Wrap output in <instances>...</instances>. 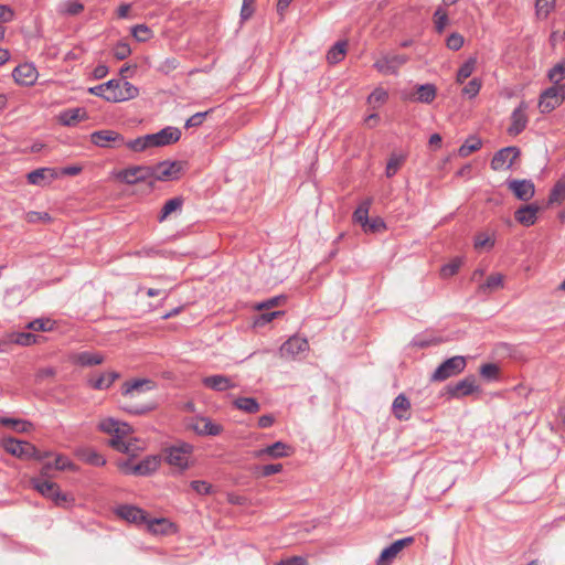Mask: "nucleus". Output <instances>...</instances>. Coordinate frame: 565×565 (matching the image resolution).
Returning <instances> with one entry per match:
<instances>
[{
    "mask_svg": "<svg viewBox=\"0 0 565 565\" xmlns=\"http://www.w3.org/2000/svg\"><path fill=\"white\" fill-rule=\"evenodd\" d=\"M98 428L106 434L113 435L108 441L110 447L120 452L130 451V443L124 440V437L132 431L130 425L109 417L100 420Z\"/></svg>",
    "mask_w": 565,
    "mask_h": 565,
    "instance_id": "f257e3e1",
    "label": "nucleus"
},
{
    "mask_svg": "<svg viewBox=\"0 0 565 565\" xmlns=\"http://www.w3.org/2000/svg\"><path fill=\"white\" fill-rule=\"evenodd\" d=\"M1 445L7 452L20 459H35L41 461L51 456V452H41L29 441L18 440L14 438H3Z\"/></svg>",
    "mask_w": 565,
    "mask_h": 565,
    "instance_id": "f03ea898",
    "label": "nucleus"
},
{
    "mask_svg": "<svg viewBox=\"0 0 565 565\" xmlns=\"http://www.w3.org/2000/svg\"><path fill=\"white\" fill-rule=\"evenodd\" d=\"M31 483L38 492L52 500L58 507H66L71 501L68 495L62 492L58 484L55 482L43 478H33Z\"/></svg>",
    "mask_w": 565,
    "mask_h": 565,
    "instance_id": "7ed1b4c3",
    "label": "nucleus"
},
{
    "mask_svg": "<svg viewBox=\"0 0 565 565\" xmlns=\"http://www.w3.org/2000/svg\"><path fill=\"white\" fill-rule=\"evenodd\" d=\"M467 365L466 358L456 355L444 361L431 374L430 381L443 382L460 374Z\"/></svg>",
    "mask_w": 565,
    "mask_h": 565,
    "instance_id": "20e7f679",
    "label": "nucleus"
},
{
    "mask_svg": "<svg viewBox=\"0 0 565 565\" xmlns=\"http://www.w3.org/2000/svg\"><path fill=\"white\" fill-rule=\"evenodd\" d=\"M111 88L108 89L106 100L110 103H120L132 99L138 96L139 89L131 83L121 79H110Z\"/></svg>",
    "mask_w": 565,
    "mask_h": 565,
    "instance_id": "39448f33",
    "label": "nucleus"
},
{
    "mask_svg": "<svg viewBox=\"0 0 565 565\" xmlns=\"http://www.w3.org/2000/svg\"><path fill=\"white\" fill-rule=\"evenodd\" d=\"M90 142L99 148L119 149L124 147L126 139L118 131L103 129L90 134Z\"/></svg>",
    "mask_w": 565,
    "mask_h": 565,
    "instance_id": "423d86ee",
    "label": "nucleus"
},
{
    "mask_svg": "<svg viewBox=\"0 0 565 565\" xmlns=\"http://www.w3.org/2000/svg\"><path fill=\"white\" fill-rule=\"evenodd\" d=\"M117 178L126 184L132 185L139 182H149L152 185L151 166H132L121 170Z\"/></svg>",
    "mask_w": 565,
    "mask_h": 565,
    "instance_id": "0eeeda50",
    "label": "nucleus"
},
{
    "mask_svg": "<svg viewBox=\"0 0 565 565\" xmlns=\"http://www.w3.org/2000/svg\"><path fill=\"white\" fill-rule=\"evenodd\" d=\"M160 466V458L157 456H148L139 463H131L129 460L119 465L120 469L127 475L148 476L154 472Z\"/></svg>",
    "mask_w": 565,
    "mask_h": 565,
    "instance_id": "6e6552de",
    "label": "nucleus"
},
{
    "mask_svg": "<svg viewBox=\"0 0 565 565\" xmlns=\"http://www.w3.org/2000/svg\"><path fill=\"white\" fill-rule=\"evenodd\" d=\"M565 99L564 86H552L545 89L539 100L541 113L547 114L559 106Z\"/></svg>",
    "mask_w": 565,
    "mask_h": 565,
    "instance_id": "1a4fd4ad",
    "label": "nucleus"
},
{
    "mask_svg": "<svg viewBox=\"0 0 565 565\" xmlns=\"http://www.w3.org/2000/svg\"><path fill=\"white\" fill-rule=\"evenodd\" d=\"M182 164L179 161H162L151 166L152 182L177 180L180 175Z\"/></svg>",
    "mask_w": 565,
    "mask_h": 565,
    "instance_id": "9d476101",
    "label": "nucleus"
},
{
    "mask_svg": "<svg viewBox=\"0 0 565 565\" xmlns=\"http://www.w3.org/2000/svg\"><path fill=\"white\" fill-rule=\"evenodd\" d=\"M520 149L514 146L505 147L497 151L491 159L490 167L494 171L509 169L520 157Z\"/></svg>",
    "mask_w": 565,
    "mask_h": 565,
    "instance_id": "9b49d317",
    "label": "nucleus"
},
{
    "mask_svg": "<svg viewBox=\"0 0 565 565\" xmlns=\"http://www.w3.org/2000/svg\"><path fill=\"white\" fill-rule=\"evenodd\" d=\"M193 447L190 444H182L180 446L170 447L167 450L166 459L169 465L184 470L189 466V457Z\"/></svg>",
    "mask_w": 565,
    "mask_h": 565,
    "instance_id": "f8f14e48",
    "label": "nucleus"
},
{
    "mask_svg": "<svg viewBox=\"0 0 565 565\" xmlns=\"http://www.w3.org/2000/svg\"><path fill=\"white\" fill-rule=\"evenodd\" d=\"M407 61L408 56L405 54H387L379 58L373 66L384 75L396 74L398 68Z\"/></svg>",
    "mask_w": 565,
    "mask_h": 565,
    "instance_id": "ddd939ff",
    "label": "nucleus"
},
{
    "mask_svg": "<svg viewBox=\"0 0 565 565\" xmlns=\"http://www.w3.org/2000/svg\"><path fill=\"white\" fill-rule=\"evenodd\" d=\"M479 390L475 375H469L455 384H449L446 387V392L449 397L460 398L463 396L471 395Z\"/></svg>",
    "mask_w": 565,
    "mask_h": 565,
    "instance_id": "4468645a",
    "label": "nucleus"
},
{
    "mask_svg": "<svg viewBox=\"0 0 565 565\" xmlns=\"http://www.w3.org/2000/svg\"><path fill=\"white\" fill-rule=\"evenodd\" d=\"M150 147H164L175 143L181 138V130L177 127H166L156 134H149Z\"/></svg>",
    "mask_w": 565,
    "mask_h": 565,
    "instance_id": "2eb2a0df",
    "label": "nucleus"
},
{
    "mask_svg": "<svg viewBox=\"0 0 565 565\" xmlns=\"http://www.w3.org/2000/svg\"><path fill=\"white\" fill-rule=\"evenodd\" d=\"M526 110L527 104L525 102H521L519 106L512 111L511 124L507 130L510 136L515 137L526 128L529 122Z\"/></svg>",
    "mask_w": 565,
    "mask_h": 565,
    "instance_id": "dca6fc26",
    "label": "nucleus"
},
{
    "mask_svg": "<svg viewBox=\"0 0 565 565\" xmlns=\"http://www.w3.org/2000/svg\"><path fill=\"white\" fill-rule=\"evenodd\" d=\"M509 190L521 201H530L535 194V186L527 179H512L507 182Z\"/></svg>",
    "mask_w": 565,
    "mask_h": 565,
    "instance_id": "f3484780",
    "label": "nucleus"
},
{
    "mask_svg": "<svg viewBox=\"0 0 565 565\" xmlns=\"http://www.w3.org/2000/svg\"><path fill=\"white\" fill-rule=\"evenodd\" d=\"M38 75V71L32 63L20 64L12 72L14 81L23 86H32L36 82Z\"/></svg>",
    "mask_w": 565,
    "mask_h": 565,
    "instance_id": "a211bd4d",
    "label": "nucleus"
},
{
    "mask_svg": "<svg viewBox=\"0 0 565 565\" xmlns=\"http://www.w3.org/2000/svg\"><path fill=\"white\" fill-rule=\"evenodd\" d=\"M413 537H404L395 541L390 546L384 548L377 558L376 565H390L391 562L397 556V554L406 546L412 544Z\"/></svg>",
    "mask_w": 565,
    "mask_h": 565,
    "instance_id": "6ab92c4d",
    "label": "nucleus"
},
{
    "mask_svg": "<svg viewBox=\"0 0 565 565\" xmlns=\"http://www.w3.org/2000/svg\"><path fill=\"white\" fill-rule=\"evenodd\" d=\"M115 512L116 515H118L122 520H126L129 523L145 524V522L147 521V513L142 509L135 505H119Z\"/></svg>",
    "mask_w": 565,
    "mask_h": 565,
    "instance_id": "aec40b11",
    "label": "nucleus"
},
{
    "mask_svg": "<svg viewBox=\"0 0 565 565\" xmlns=\"http://www.w3.org/2000/svg\"><path fill=\"white\" fill-rule=\"evenodd\" d=\"M192 429L200 436H218L223 431V426L202 416L195 418Z\"/></svg>",
    "mask_w": 565,
    "mask_h": 565,
    "instance_id": "412c9836",
    "label": "nucleus"
},
{
    "mask_svg": "<svg viewBox=\"0 0 565 565\" xmlns=\"http://www.w3.org/2000/svg\"><path fill=\"white\" fill-rule=\"evenodd\" d=\"M153 387L152 382L147 379H137L134 381H127L121 386V394L128 398H135L146 391H150Z\"/></svg>",
    "mask_w": 565,
    "mask_h": 565,
    "instance_id": "4be33fe9",
    "label": "nucleus"
},
{
    "mask_svg": "<svg viewBox=\"0 0 565 565\" xmlns=\"http://www.w3.org/2000/svg\"><path fill=\"white\" fill-rule=\"evenodd\" d=\"M57 178V172L52 168H39L26 174V180L32 185L45 186Z\"/></svg>",
    "mask_w": 565,
    "mask_h": 565,
    "instance_id": "5701e85b",
    "label": "nucleus"
},
{
    "mask_svg": "<svg viewBox=\"0 0 565 565\" xmlns=\"http://www.w3.org/2000/svg\"><path fill=\"white\" fill-rule=\"evenodd\" d=\"M202 384L206 388L213 390L215 392H225L236 387V384L233 382V380L223 374L205 376L202 379Z\"/></svg>",
    "mask_w": 565,
    "mask_h": 565,
    "instance_id": "b1692460",
    "label": "nucleus"
},
{
    "mask_svg": "<svg viewBox=\"0 0 565 565\" xmlns=\"http://www.w3.org/2000/svg\"><path fill=\"white\" fill-rule=\"evenodd\" d=\"M88 118L87 111L83 107L68 108L60 113L58 122L66 127H74L78 122Z\"/></svg>",
    "mask_w": 565,
    "mask_h": 565,
    "instance_id": "393cba45",
    "label": "nucleus"
},
{
    "mask_svg": "<svg viewBox=\"0 0 565 565\" xmlns=\"http://www.w3.org/2000/svg\"><path fill=\"white\" fill-rule=\"evenodd\" d=\"M145 525L150 533L156 535H167L175 531L174 524L166 518L150 519L147 516Z\"/></svg>",
    "mask_w": 565,
    "mask_h": 565,
    "instance_id": "a878e982",
    "label": "nucleus"
},
{
    "mask_svg": "<svg viewBox=\"0 0 565 565\" xmlns=\"http://www.w3.org/2000/svg\"><path fill=\"white\" fill-rule=\"evenodd\" d=\"M539 211L540 207L536 204H527L518 209L514 217L523 226H531L535 224Z\"/></svg>",
    "mask_w": 565,
    "mask_h": 565,
    "instance_id": "bb28decb",
    "label": "nucleus"
},
{
    "mask_svg": "<svg viewBox=\"0 0 565 565\" xmlns=\"http://www.w3.org/2000/svg\"><path fill=\"white\" fill-rule=\"evenodd\" d=\"M309 349L308 341L305 338L291 337L280 348L282 355L296 356Z\"/></svg>",
    "mask_w": 565,
    "mask_h": 565,
    "instance_id": "cd10ccee",
    "label": "nucleus"
},
{
    "mask_svg": "<svg viewBox=\"0 0 565 565\" xmlns=\"http://www.w3.org/2000/svg\"><path fill=\"white\" fill-rule=\"evenodd\" d=\"M76 456L84 462L95 466V467H102L106 463V459L103 455L97 452L93 448L83 447L78 448L76 450Z\"/></svg>",
    "mask_w": 565,
    "mask_h": 565,
    "instance_id": "c85d7f7f",
    "label": "nucleus"
},
{
    "mask_svg": "<svg viewBox=\"0 0 565 565\" xmlns=\"http://www.w3.org/2000/svg\"><path fill=\"white\" fill-rule=\"evenodd\" d=\"M409 408H411V403L404 394H399L395 397L393 405H392V411H393L394 416L397 419H399V420L408 419L409 416L407 413H408Z\"/></svg>",
    "mask_w": 565,
    "mask_h": 565,
    "instance_id": "c756f323",
    "label": "nucleus"
},
{
    "mask_svg": "<svg viewBox=\"0 0 565 565\" xmlns=\"http://www.w3.org/2000/svg\"><path fill=\"white\" fill-rule=\"evenodd\" d=\"M503 280L504 277L502 274H492L479 286L478 290L480 294L488 295L494 290L501 289L503 287Z\"/></svg>",
    "mask_w": 565,
    "mask_h": 565,
    "instance_id": "7c9ffc66",
    "label": "nucleus"
},
{
    "mask_svg": "<svg viewBox=\"0 0 565 565\" xmlns=\"http://www.w3.org/2000/svg\"><path fill=\"white\" fill-rule=\"evenodd\" d=\"M290 447L282 441H276L273 445L259 450L258 455H267L271 458H282L289 456Z\"/></svg>",
    "mask_w": 565,
    "mask_h": 565,
    "instance_id": "2f4dec72",
    "label": "nucleus"
},
{
    "mask_svg": "<svg viewBox=\"0 0 565 565\" xmlns=\"http://www.w3.org/2000/svg\"><path fill=\"white\" fill-rule=\"evenodd\" d=\"M104 358L102 354L93 352H79L74 356V362L81 366H93L103 363Z\"/></svg>",
    "mask_w": 565,
    "mask_h": 565,
    "instance_id": "473e14b6",
    "label": "nucleus"
},
{
    "mask_svg": "<svg viewBox=\"0 0 565 565\" xmlns=\"http://www.w3.org/2000/svg\"><path fill=\"white\" fill-rule=\"evenodd\" d=\"M119 377L117 372H108L100 374L96 379L89 380V384L95 390H107Z\"/></svg>",
    "mask_w": 565,
    "mask_h": 565,
    "instance_id": "72a5a7b5",
    "label": "nucleus"
},
{
    "mask_svg": "<svg viewBox=\"0 0 565 565\" xmlns=\"http://www.w3.org/2000/svg\"><path fill=\"white\" fill-rule=\"evenodd\" d=\"M53 467L56 470H76V466L66 456L63 455H56ZM51 468V463H45L41 470L42 476H46Z\"/></svg>",
    "mask_w": 565,
    "mask_h": 565,
    "instance_id": "f704fd0d",
    "label": "nucleus"
},
{
    "mask_svg": "<svg viewBox=\"0 0 565 565\" xmlns=\"http://www.w3.org/2000/svg\"><path fill=\"white\" fill-rule=\"evenodd\" d=\"M233 405L247 414H255L260 409V404L254 397H238L234 399Z\"/></svg>",
    "mask_w": 565,
    "mask_h": 565,
    "instance_id": "c9c22d12",
    "label": "nucleus"
},
{
    "mask_svg": "<svg viewBox=\"0 0 565 565\" xmlns=\"http://www.w3.org/2000/svg\"><path fill=\"white\" fill-rule=\"evenodd\" d=\"M372 205V199L366 198L363 200L353 213V221L360 224L362 227L365 226L369 220V211Z\"/></svg>",
    "mask_w": 565,
    "mask_h": 565,
    "instance_id": "e433bc0d",
    "label": "nucleus"
},
{
    "mask_svg": "<svg viewBox=\"0 0 565 565\" xmlns=\"http://www.w3.org/2000/svg\"><path fill=\"white\" fill-rule=\"evenodd\" d=\"M348 43L345 41L337 42L327 53V61L330 64H337L341 62L347 53Z\"/></svg>",
    "mask_w": 565,
    "mask_h": 565,
    "instance_id": "4c0bfd02",
    "label": "nucleus"
},
{
    "mask_svg": "<svg viewBox=\"0 0 565 565\" xmlns=\"http://www.w3.org/2000/svg\"><path fill=\"white\" fill-rule=\"evenodd\" d=\"M182 205L183 199L180 196L168 200L161 209L159 222H163L171 213L181 210Z\"/></svg>",
    "mask_w": 565,
    "mask_h": 565,
    "instance_id": "58836bf2",
    "label": "nucleus"
},
{
    "mask_svg": "<svg viewBox=\"0 0 565 565\" xmlns=\"http://www.w3.org/2000/svg\"><path fill=\"white\" fill-rule=\"evenodd\" d=\"M436 97V87L433 84H424L417 87V100L429 104Z\"/></svg>",
    "mask_w": 565,
    "mask_h": 565,
    "instance_id": "ea45409f",
    "label": "nucleus"
},
{
    "mask_svg": "<svg viewBox=\"0 0 565 565\" xmlns=\"http://www.w3.org/2000/svg\"><path fill=\"white\" fill-rule=\"evenodd\" d=\"M477 65V58L475 56L469 57L457 72V82L463 83L468 77L471 76Z\"/></svg>",
    "mask_w": 565,
    "mask_h": 565,
    "instance_id": "a19ab883",
    "label": "nucleus"
},
{
    "mask_svg": "<svg viewBox=\"0 0 565 565\" xmlns=\"http://www.w3.org/2000/svg\"><path fill=\"white\" fill-rule=\"evenodd\" d=\"M481 146L482 142L479 138L470 137L459 147L458 154L462 158L468 157L472 152L479 150Z\"/></svg>",
    "mask_w": 565,
    "mask_h": 565,
    "instance_id": "79ce46f5",
    "label": "nucleus"
},
{
    "mask_svg": "<svg viewBox=\"0 0 565 565\" xmlns=\"http://www.w3.org/2000/svg\"><path fill=\"white\" fill-rule=\"evenodd\" d=\"M388 98V93L382 87L375 88L367 97V103L373 109L381 107Z\"/></svg>",
    "mask_w": 565,
    "mask_h": 565,
    "instance_id": "37998d69",
    "label": "nucleus"
},
{
    "mask_svg": "<svg viewBox=\"0 0 565 565\" xmlns=\"http://www.w3.org/2000/svg\"><path fill=\"white\" fill-rule=\"evenodd\" d=\"M124 147H127L129 150L135 152H141L150 147L149 136L145 135L141 137H138L134 140H126V143Z\"/></svg>",
    "mask_w": 565,
    "mask_h": 565,
    "instance_id": "c03bdc74",
    "label": "nucleus"
},
{
    "mask_svg": "<svg viewBox=\"0 0 565 565\" xmlns=\"http://www.w3.org/2000/svg\"><path fill=\"white\" fill-rule=\"evenodd\" d=\"M565 200V182L558 181L551 190L548 204H559Z\"/></svg>",
    "mask_w": 565,
    "mask_h": 565,
    "instance_id": "a18cd8bd",
    "label": "nucleus"
},
{
    "mask_svg": "<svg viewBox=\"0 0 565 565\" xmlns=\"http://www.w3.org/2000/svg\"><path fill=\"white\" fill-rule=\"evenodd\" d=\"M548 78L554 83V86H561L559 83L565 79V62H561L551 68Z\"/></svg>",
    "mask_w": 565,
    "mask_h": 565,
    "instance_id": "49530a36",
    "label": "nucleus"
},
{
    "mask_svg": "<svg viewBox=\"0 0 565 565\" xmlns=\"http://www.w3.org/2000/svg\"><path fill=\"white\" fill-rule=\"evenodd\" d=\"M405 161V157L402 156V154H393L391 156L387 164H386V175L388 178L393 177L394 174H396V172L398 171V169L402 167V164L404 163Z\"/></svg>",
    "mask_w": 565,
    "mask_h": 565,
    "instance_id": "de8ad7c7",
    "label": "nucleus"
},
{
    "mask_svg": "<svg viewBox=\"0 0 565 565\" xmlns=\"http://www.w3.org/2000/svg\"><path fill=\"white\" fill-rule=\"evenodd\" d=\"M131 34L139 42H146L152 36V31L146 24H137L131 29Z\"/></svg>",
    "mask_w": 565,
    "mask_h": 565,
    "instance_id": "09e8293b",
    "label": "nucleus"
},
{
    "mask_svg": "<svg viewBox=\"0 0 565 565\" xmlns=\"http://www.w3.org/2000/svg\"><path fill=\"white\" fill-rule=\"evenodd\" d=\"M556 0H536L535 8L536 14L542 18H546L550 12L554 9Z\"/></svg>",
    "mask_w": 565,
    "mask_h": 565,
    "instance_id": "8fccbe9b",
    "label": "nucleus"
},
{
    "mask_svg": "<svg viewBox=\"0 0 565 565\" xmlns=\"http://www.w3.org/2000/svg\"><path fill=\"white\" fill-rule=\"evenodd\" d=\"M365 233H379L386 228L384 221L381 217L367 220L365 226L362 227Z\"/></svg>",
    "mask_w": 565,
    "mask_h": 565,
    "instance_id": "3c124183",
    "label": "nucleus"
},
{
    "mask_svg": "<svg viewBox=\"0 0 565 565\" xmlns=\"http://www.w3.org/2000/svg\"><path fill=\"white\" fill-rule=\"evenodd\" d=\"M435 29L438 33H441L448 24L447 12L443 9H437L434 13Z\"/></svg>",
    "mask_w": 565,
    "mask_h": 565,
    "instance_id": "603ef678",
    "label": "nucleus"
},
{
    "mask_svg": "<svg viewBox=\"0 0 565 565\" xmlns=\"http://www.w3.org/2000/svg\"><path fill=\"white\" fill-rule=\"evenodd\" d=\"M84 10L83 3L77 0H68L62 4V11L68 15H76Z\"/></svg>",
    "mask_w": 565,
    "mask_h": 565,
    "instance_id": "864d4df0",
    "label": "nucleus"
},
{
    "mask_svg": "<svg viewBox=\"0 0 565 565\" xmlns=\"http://www.w3.org/2000/svg\"><path fill=\"white\" fill-rule=\"evenodd\" d=\"M481 85V79L475 77L462 88V94L473 98L479 94Z\"/></svg>",
    "mask_w": 565,
    "mask_h": 565,
    "instance_id": "5fc2aeb1",
    "label": "nucleus"
},
{
    "mask_svg": "<svg viewBox=\"0 0 565 565\" xmlns=\"http://www.w3.org/2000/svg\"><path fill=\"white\" fill-rule=\"evenodd\" d=\"M463 42V36L457 32H454L447 38L446 45L449 50L458 51L462 47Z\"/></svg>",
    "mask_w": 565,
    "mask_h": 565,
    "instance_id": "6e6d98bb",
    "label": "nucleus"
},
{
    "mask_svg": "<svg viewBox=\"0 0 565 565\" xmlns=\"http://www.w3.org/2000/svg\"><path fill=\"white\" fill-rule=\"evenodd\" d=\"M13 341L20 345H31L36 342V335L30 332H19L14 335Z\"/></svg>",
    "mask_w": 565,
    "mask_h": 565,
    "instance_id": "4d7b16f0",
    "label": "nucleus"
},
{
    "mask_svg": "<svg viewBox=\"0 0 565 565\" xmlns=\"http://www.w3.org/2000/svg\"><path fill=\"white\" fill-rule=\"evenodd\" d=\"M480 374L487 380L497 379L499 374V367L493 363H486L480 367Z\"/></svg>",
    "mask_w": 565,
    "mask_h": 565,
    "instance_id": "13d9d810",
    "label": "nucleus"
},
{
    "mask_svg": "<svg viewBox=\"0 0 565 565\" xmlns=\"http://www.w3.org/2000/svg\"><path fill=\"white\" fill-rule=\"evenodd\" d=\"M213 109H210L207 111L203 113H196L192 115L186 121H185V128H192V127H199L203 124L206 116L212 113Z\"/></svg>",
    "mask_w": 565,
    "mask_h": 565,
    "instance_id": "bf43d9fd",
    "label": "nucleus"
},
{
    "mask_svg": "<svg viewBox=\"0 0 565 565\" xmlns=\"http://www.w3.org/2000/svg\"><path fill=\"white\" fill-rule=\"evenodd\" d=\"M190 486L198 494L206 495L212 492V486L204 480H194Z\"/></svg>",
    "mask_w": 565,
    "mask_h": 565,
    "instance_id": "052dcab7",
    "label": "nucleus"
},
{
    "mask_svg": "<svg viewBox=\"0 0 565 565\" xmlns=\"http://www.w3.org/2000/svg\"><path fill=\"white\" fill-rule=\"evenodd\" d=\"M285 300H286V298L284 296L273 297L266 301L257 303L255 308L259 311L268 310L270 308L278 306L279 303L284 302Z\"/></svg>",
    "mask_w": 565,
    "mask_h": 565,
    "instance_id": "680f3d73",
    "label": "nucleus"
},
{
    "mask_svg": "<svg viewBox=\"0 0 565 565\" xmlns=\"http://www.w3.org/2000/svg\"><path fill=\"white\" fill-rule=\"evenodd\" d=\"M28 328L34 331H49L52 329V323L49 319H35L28 324Z\"/></svg>",
    "mask_w": 565,
    "mask_h": 565,
    "instance_id": "e2e57ef3",
    "label": "nucleus"
},
{
    "mask_svg": "<svg viewBox=\"0 0 565 565\" xmlns=\"http://www.w3.org/2000/svg\"><path fill=\"white\" fill-rule=\"evenodd\" d=\"M111 81L103 83L100 85L89 87L88 93L98 97H103L106 100V96L108 94V89L111 88Z\"/></svg>",
    "mask_w": 565,
    "mask_h": 565,
    "instance_id": "0e129e2a",
    "label": "nucleus"
},
{
    "mask_svg": "<svg viewBox=\"0 0 565 565\" xmlns=\"http://www.w3.org/2000/svg\"><path fill=\"white\" fill-rule=\"evenodd\" d=\"M14 18V11L4 4H0V26H4L6 23H9Z\"/></svg>",
    "mask_w": 565,
    "mask_h": 565,
    "instance_id": "69168bd1",
    "label": "nucleus"
},
{
    "mask_svg": "<svg viewBox=\"0 0 565 565\" xmlns=\"http://www.w3.org/2000/svg\"><path fill=\"white\" fill-rule=\"evenodd\" d=\"M131 53L130 46L127 43H118L114 49V56L122 61L128 57Z\"/></svg>",
    "mask_w": 565,
    "mask_h": 565,
    "instance_id": "338daca9",
    "label": "nucleus"
},
{
    "mask_svg": "<svg viewBox=\"0 0 565 565\" xmlns=\"http://www.w3.org/2000/svg\"><path fill=\"white\" fill-rule=\"evenodd\" d=\"M25 218L29 223L50 222L51 221V216L49 213H45V212L41 213V212H34V211L26 213Z\"/></svg>",
    "mask_w": 565,
    "mask_h": 565,
    "instance_id": "774afa93",
    "label": "nucleus"
}]
</instances>
